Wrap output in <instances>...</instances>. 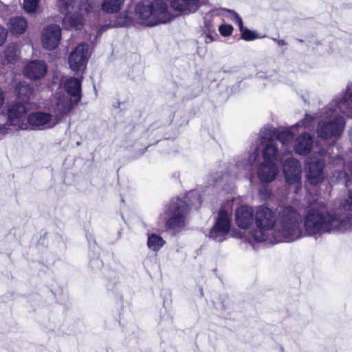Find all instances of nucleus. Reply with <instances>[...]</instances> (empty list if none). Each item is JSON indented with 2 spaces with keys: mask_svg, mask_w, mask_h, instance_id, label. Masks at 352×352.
<instances>
[{
  "mask_svg": "<svg viewBox=\"0 0 352 352\" xmlns=\"http://www.w3.org/2000/svg\"><path fill=\"white\" fill-rule=\"evenodd\" d=\"M76 0H59L58 7L60 12L64 15H67L70 9L73 8Z\"/></svg>",
  "mask_w": 352,
  "mask_h": 352,
  "instance_id": "obj_30",
  "label": "nucleus"
},
{
  "mask_svg": "<svg viewBox=\"0 0 352 352\" xmlns=\"http://www.w3.org/2000/svg\"><path fill=\"white\" fill-rule=\"evenodd\" d=\"M278 222L277 232L281 241L290 243L302 238V218L300 213L291 206H281L276 212L265 205L256 207L255 224L256 228L252 231V237L256 242L266 241L269 231L274 229Z\"/></svg>",
  "mask_w": 352,
  "mask_h": 352,
  "instance_id": "obj_1",
  "label": "nucleus"
},
{
  "mask_svg": "<svg viewBox=\"0 0 352 352\" xmlns=\"http://www.w3.org/2000/svg\"><path fill=\"white\" fill-rule=\"evenodd\" d=\"M69 23L71 27L76 30H80L84 23V16L82 14L75 12L68 17Z\"/></svg>",
  "mask_w": 352,
  "mask_h": 352,
  "instance_id": "obj_28",
  "label": "nucleus"
},
{
  "mask_svg": "<svg viewBox=\"0 0 352 352\" xmlns=\"http://www.w3.org/2000/svg\"><path fill=\"white\" fill-rule=\"evenodd\" d=\"M27 122L32 129L43 130L55 126L58 121L52 116L45 111L32 112L27 117Z\"/></svg>",
  "mask_w": 352,
  "mask_h": 352,
  "instance_id": "obj_9",
  "label": "nucleus"
},
{
  "mask_svg": "<svg viewBox=\"0 0 352 352\" xmlns=\"http://www.w3.org/2000/svg\"><path fill=\"white\" fill-rule=\"evenodd\" d=\"M233 30L232 25L229 24H223L219 27L221 35L225 37L230 36L232 34Z\"/></svg>",
  "mask_w": 352,
  "mask_h": 352,
  "instance_id": "obj_38",
  "label": "nucleus"
},
{
  "mask_svg": "<svg viewBox=\"0 0 352 352\" xmlns=\"http://www.w3.org/2000/svg\"><path fill=\"white\" fill-rule=\"evenodd\" d=\"M64 88L69 97L75 99L78 103L82 98V78L71 77L65 80Z\"/></svg>",
  "mask_w": 352,
  "mask_h": 352,
  "instance_id": "obj_18",
  "label": "nucleus"
},
{
  "mask_svg": "<svg viewBox=\"0 0 352 352\" xmlns=\"http://www.w3.org/2000/svg\"><path fill=\"white\" fill-rule=\"evenodd\" d=\"M278 173V167L274 162L261 163L257 170L258 179L264 183H270L274 181Z\"/></svg>",
  "mask_w": 352,
  "mask_h": 352,
  "instance_id": "obj_17",
  "label": "nucleus"
},
{
  "mask_svg": "<svg viewBox=\"0 0 352 352\" xmlns=\"http://www.w3.org/2000/svg\"><path fill=\"white\" fill-rule=\"evenodd\" d=\"M225 11L230 14V19L239 26V30L241 32L245 27L243 26L242 19L239 14L230 9H225Z\"/></svg>",
  "mask_w": 352,
  "mask_h": 352,
  "instance_id": "obj_32",
  "label": "nucleus"
},
{
  "mask_svg": "<svg viewBox=\"0 0 352 352\" xmlns=\"http://www.w3.org/2000/svg\"><path fill=\"white\" fill-rule=\"evenodd\" d=\"M8 28L12 34L21 35L28 28V22L22 16H12L8 23Z\"/></svg>",
  "mask_w": 352,
  "mask_h": 352,
  "instance_id": "obj_20",
  "label": "nucleus"
},
{
  "mask_svg": "<svg viewBox=\"0 0 352 352\" xmlns=\"http://www.w3.org/2000/svg\"><path fill=\"white\" fill-rule=\"evenodd\" d=\"M4 100V94L2 89L0 87V108L3 106Z\"/></svg>",
  "mask_w": 352,
  "mask_h": 352,
  "instance_id": "obj_46",
  "label": "nucleus"
},
{
  "mask_svg": "<svg viewBox=\"0 0 352 352\" xmlns=\"http://www.w3.org/2000/svg\"><path fill=\"white\" fill-rule=\"evenodd\" d=\"M241 38L245 41H253L258 38L257 33L245 28L241 32Z\"/></svg>",
  "mask_w": 352,
  "mask_h": 352,
  "instance_id": "obj_36",
  "label": "nucleus"
},
{
  "mask_svg": "<svg viewBox=\"0 0 352 352\" xmlns=\"http://www.w3.org/2000/svg\"><path fill=\"white\" fill-rule=\"evenodd\" d=\"M93 6V3L88 0H80L78 8L80 12L89 14L92 11Z\"/></svg>",
  "mask_w": 352,
  "mask_h": 352,
  "instance_id": "obj_37",
  "label": "nucleus"
},
{
  "mask_svg": "<svg viewBox=\"0 0 352 352\" xmlns=\"http://www.w3.org/2000/svg\"><path fill=\"white\" fill-rule=\"evenodd\" d=\"M313 121L314 118L311 116L306 113L305 118L299 122L293 125V128L298 127L299 126H302L305 128H310L313 126Z\"/></svg>",
  "mask_w": 352,
  "mask_h": 352,
  "instance_id": "obj_35",
  "label": "nucleus"
},
{
  "mask_svg": "<svg viewBox=\"0 0 352 352\" xmlns=\"http://www.w3.org/2000/svg\"><path fill=\"white\" fill-rule=\"evenodd\" d=\"M277 44L278 46H283V45H287V43L285 40L280 39V40L277 41Z\"/></svg>",
  "mask_w": 352,
  "mask_h": 352,
  "instance_id": "obj_47",
  "label": "nucleus"
},
{
  "mask_svg": "<svg viewBox=\"0 0 352 352\" xmlns=\"http://www.w3.org/2000/svg\"><path fill=\"white\" fill-rule=\"evenodd\" d=\"M343 207L345 210L352 211V190H349L348 197L344 200Z\"/></svg>",
  "mask_w": 352,
  "mask_h": 352,
  "instance_id": "obj_40",
  "label": "nucleus"
},
{
  "mask_svg": "<svg viewBox=\"0 0 352 352\" xmlns=\"http://www.w3.org/2000/svg\"><path fill=\"white\" fill-rule=\"evenodd\" d=\"M165 243L166 241L159 234L155 233L148 234L147 246L151 250L157 252Z\"/></svg>",
  "mask_w": 352,
  "mask_h": 352,
  "instance_id": "obj_26",
  "label": "nucleus"
},
{
  "mask_svg": "<svg viewBox=\"0 0 352 352\" xmlns=\"http://www.w3.org/2000/svg\"><path fill=\"white\" fill-rule=\"evenodd\" d=\"M272 39H273L275 42H276V43H277V41L278 40V39H277V38H272Z\"/></svg>",
  "mask_w": 352,
  "mask_h": 352,
  "instance_id": "obj_51",
  "label": "nucleus"
},
{
  "mask_svg": "<svg viewBox=\"0 0 352 352\" xmlns=\"http://www.w3.org/2000/svg\"><path fill=\"white\" fill-rule=\"evenodd\" d=\"M201 294L203 295L204 294V292H203V289H201Z\"/></svg>",
  "mask_w": 352,
  "mask_h": 352,
  "instance_id": "obj_52",
  "label": "nucleus"
},
{
  "mask_svg": "<svg viewBox=\"0 0 352 352\" xmlns=\"http://www.w3.org/2000/svg\"><path fill=\"white\" fill-rule=\"evenodd\" d=\"M61 39V29L56 24L47 26L43 31L41 43L43 47L47 50L56 49Z\"/></svg>",
  "mask_w": 352,
  "mask_h": 352,
  "instance_id": "obj_12",
  "label": "nucleus"
},
{
  "mask_svg": "<svg viewBox=\"0 0 352 352\" xmlns=\"http://www.w3.org/2000/svg\"><path fill=\"white\" fill-rule=\"evenodd\" d=\"M158 128H160L159 123L155 122L150 126V127L148 128V131L153 133L154 131L158 129Z\"/></svg>",
  "mask_w": 352,
  "mask_h": 352,
  "instance_id": "obj_45",
  "label": "nucleus"
},
{
  "mask_svg": "<svg viewBox=\"0 0 352 352\" xmlns=\"http://www.w3.org/2000/svg\"><path fill=\"white\" fill-rule=\"evenodd\" d=\"M283 173L286 183L289 186H296V193L302 186V168L300 162L294 157L287 158L283 164Z\"/></svg>",
  "mask_w": 352,
  "mask_h": 352,
  "instance_id": "obj_7",
  "label": "nucleus"
},
{
  "mask_svg": "<svg viewBox=\"0 0 352 352\" xmlns=\"http://www.w3.org/2000/svg\"><path fill=\"white\" fill-rule=\"evenodd\" d=\"M205 34L206 37V42L207 43L215 41L216 38L218 36V34L216 32V31H210V32L206 33Z\"/></svg>",
  "mask_w": 352,
  "mask_h": 352,
  "instance_id": "obj_43",
  "label": "nucleus"
},
{
  "mask_svg": "<svg viewBox=\"0 0 352 352\" xmlns=\"http://www.w3.org/2000/svg\"><path fill=\"white\" fill-rule=\"evenodd\" d=\"M324 160L318 158L311 160L306 164V177L311 185H317L324 179Z\"/></svg>",
  "mask_w": 352,
  "mask_h": 352,
  "instance_id": "obj_10",
  "label": "nucleus"
},
{
  "mask_svg": "<svg viewBox=\"0 0 352 352\" xmlns=\"http://www.w3.org/2000/svg\"><path fill=\"white\" fill-rule=\"evenodd\" d=\"M38 0H24L23 8L28 13H32L37 9Z\"/></svg>",
  "mask_w": 352,
  "mask_h": 352,
  "instance_id": "obj_34",
  "label": "nucleus"
},
{
  "mask_svg": "<svg viewBox=\"0 0 352 352\" xmlns=\"http://www.w3.org/2000/svg\"><path fill=\"white\" fill-rule=\"evenodd\" d=\"M338 110L346 116H349L352 111V84L348 85L346 91L335 98L325 108V117L333 119L329 122L321 120L318 122L316 131L320 138H338L342 135L345 121L343 116L337 115Z\"/></svg>",
  "mask_w": 352,
  "mask_h": 352,
  "instance_id": "obj_2",
  "label": "nucleus"
},
{
  "mask_svg": "<svg viewBox=\"0 0 352 352\" xmlns=\"http://www.w3.org/2000/svg\"><path fill=\"white\" fill-rule=\"evenodd\" d=\"M314 138L307 132L302 133L296 140L294 149L296 154L300 155H309L313 148Z\"/></svg>",
  "mask_w": 352,
  "mask_h": 352,
  "instance_id": "obj_16",
  "label": "nucleus"
},
{
  "mask_svg": "<svg viewBox=\"0 0 352 352\" xmlns=\"http://www.w3.org/2000/svg\"><path fill=\"white\" fill-rule=\"evenodd\" d=\"M8 30L3 26L0 25V46H2L7 38Z\"/></svg>",
  "mask_w": 352,
  "mask_h": 352,
  "instance_id": "obj_41",
  "label": "nucleus"
},
{
  "mask_svg": "<svg viewBox=\"0 0 352 352\" xmlns=\"http://www.w3.org/2000/svg\"><path fill=\"white\" fill-rule=\"evenodd\" d=\"M277 133L276 140H278L283 145L289 144L294 138V134L290 131L279 130L277 129Z\"/></svg>",
  "mask_w": 352,
  "mask_h": 352,
  "instance_id": "obj_29",
  "label": "nucleus"
},
{
  "mask_svg": "<svg viewBox=\"0 0 352 352\" xmlns=\"http://www.w3.org/2000/svg\"><path fill=\"white\" fill-rule=\"evenodd\" d=\"M27 111V107L19 102L12 103L8 109V122L10 125L15 126L18 129H25L24 116Z\"/></svg>",
  "mask_w": 352,
  "mask_h": 352,
  "instance_id": "obj_11",
  "label": "nucleus"
},
{
  "mask_svg": "<svg viewBox=\"0 0 352 352\" xmlns=\"http://www.w3.org/2000/svg\"><path fill=\"white\" fill-rule=\"evenodd\" d=\"M86 237L88 241L89 250L93 252L94 256L90 259L89 265L91 267H100L102 266V261L98 258V247L97 246L95 239H93L91 234H87Z\"/></svg>",
  "mask_w": 352,
  "mask_h": 352,
  "instance_id": "obj_23",
  "label": "nucleus"
},
{
  "mask_svg": "<svg viewBox=\"0 0 352 352\" xmlns=\"http://www.w3.org/2000/svg\"><path fill=\"white\" fill-rule=\"evenodd\" d=\"M47 72V67L43 60H34L24 67V76L30 80H38L45 77Z\"/></svg>",
  "mask_w": 352,
  "mask_h": 352,
  "instance_id": "obj_14",
  "label": "nucleus"
},
{
  "mask_svg": "<svg viewBox=\"0 0 352 352\" xmlns=\"http://www.w3.org/2000/svg\"><path fill=\"white\" fill-rule=\"evenodd\" d=\"M349 184H350V180L349 179H346V187L349 186Z\"/></svg>",
  "mask_w": 352,
  "mask_h": 352,
  "instance_id": "obj_49",
  "label": "nucleus"
},
{
  "mask_svg": "<svg viewBox=\"0 0 352 352\" xmlns=\"http://www.w3.org/2000/svg\"><path fill=\"white\" fill-rule=\"evenodd\" d=\"M221 309H226V305H225L223 302H221Z\"/></svg>",
  "mask_w": 352,
  "mask_h": 352,
  "instance_id": "obj_48",
  "label": "nucleus"
},
{
  "mask_svg": "<svg viewBox=\"0 0 352 352\" xmlns=\"http://www.w3.org/2000/svg\"><path fill=\"white\" fill-rule=\"evenodd\" d=\"M9 128L6 124H0V134L5 135L8 133Z\"/></svg>",
  "mask_w": 352,
  "mask_h": 352,
  "instance_id": "obj_44",
  "label": "nucleus"
},
{
  "mask_svg": "<svg viewBox=\"0 0 352 352\" xmlns=\"http://www.w3.org/2000/svg\"><path fill=\"white\" fill-rule=\"evenodd\" d=\"M352 217H341L336 213L323 212L317 208L309 209L304 218L303 236H315L325 233H343L351 229Z\"/></svg>",
  "mask_w": 352,
  "mask_h": 352,
  "instance_id": "obj_3",
  "label": "nucleus"
},
{
  "mask_svg": "<svg viewBox=\"0 0 352 352\" xmlns=\"http://www.w3.org/2000/svg\"><path fill=\"white\" fill-rule=\"evenodd\" d=\"M170 4L174 10L185 15L195 13L202 6L201 0H170Z\"/></svg>",
  "mask_w": 352,
  "mask_h": 352,
  "instance_id": "obj_15",
  "label": "nucleus"
},
{
  "mask_svg": "<svg viewBox=\"0 0 352 352\" xmlns=\"http://www.w3.org/2000/svg\"><path fill=\"white\" fill-rule=\"evenodd\" d=\"M124 5V0H103L101 9L106 13H117Z\"/></svg>",
  "mask_w": 352,
  "mask_h": 352,
  "instance_id": "obj_24",
  "label": "nucleus"
},
{
  "mask_svg": "<svg viewBox=\"0 0 352 352\" xmlns=\"http://www.w3.org/2000/svg\"><path fill=\"white\" fill-rule=\"evenodd\" d=\"M268 183L262 184L258 188V195L262 200H267L272 195V191Z\"/></svg>",
  "mask_w": 352,
  "mask_h": 352,
  "instance_id": "obj_33",
  "label": "nucleus"
},
{
  "mask_svg": "<svg viewBox=\"0 0 352 352\" xmlns=\"http://www.w3.org/2000/svg\"><path fill=\"white\" fill-rule=\"evenodd\" d=\"M274 76H276V73L275 72H273L270 74H267L266 72H258L256 73V76L259 78H266V79H270L271 80H274L272 79V77Z\"/></svg>",
  "mask_w": 352,
  "mask_h": 352,
  "instance_id": "obj_42",
  "label": "nucleus"
},
{
  "mask_svg": "<svg viewBox=\"0 0 352 352\" xmlns=\"http://www.w3.org/2000/svg\"><path fill=\"white\" fill-rule=\"evenodd\" d=\"M236 223L241 229L246 230L255 222V212L252 207L242 205L235 212Z\"/></svg>",
  "mask_w": 352,
  "mask_h": 352,
  "instance_id": "obj_13",
  "label": "nucleus"
},
{
  "mask_svg": "<svg viewBox=\"0 0 352 352\" xmlns=\"http://www.w3.org/2000/svg\"><path fill=\"white\" fill-rule=\"evenodd\" d=\"M278 153L276 144L274 142L267 144L263 150V157L265 162H274Z\"/></svg>",
  "mask_w": 352,
  "mask_h": 352,
  "instance_id": "obj_25",
  "label": "nucleus"
},
{
  "mask_svg": "<svg viewBox=\"0 0 352 352\" xmlns=\"http://www.w3.org/2000/svg\"><path fill=\"white\" fill-rule=\"evenodd\" d=\"M201 204V198L197 190L188 192L183 198H173L166 206L164 214L168 217L165 223L166 230L179 232L185 226L186 216L193 205Z\"/></svg>",
  "mask_w": 352,
  "mask_h": 352,
  "instance_id": "obj_4",
  "label": "nucleus"
},
{
  "mask_svg": "<svg viewBox=\"0 0 352 352\" xmlns=\"http://www.w3.org/2000/svg\"><path fill=\"white\" fill-rule=\"evenodd\" d=\"M146 148H147V147L144 148L143 149V151L141 152L140 155L144 154V152L146 151Z\"/></svg>",
  "mask_w": 352,
  "mask_h": 352,
  "instance_id": "obj_50",
  "label": "nucleus"
},
{
  "mask_svg": "<svg viewBox=\"0 0 352 352\" xmlns=\"http://www.w3.org/2000/svg\"><path fill=\"white\" fill-rule=\"evenodd\" d=\"M6 60L9 63H15L17 60L16 49L14 46H9L4 52Z\"/></svg>",
  "mask_w": 352,
  "mask_h": 352,
  "instance_id": "obj_31",
  "label": "nucleus"
},
{
  "mask_svg": "<svg viewBox=\"0 0 352 352\" xmlns=\"http://www.w3.org/2000/svg\"><path fill=\"white\" fill-rule=\"evenodd\" d=\"M89 58V46L85 43H81L76 46L68 56L69 68L76 74L82 72L86 69Z\"/></svg>",
  "mask_w": 352,
  "mask_h": 352,
  "instance_id": "obj_8",
  "label": "nucleus"
},
{
  "mask_svg": "<svg viewBox=\"0 0 352 352\" xmlns=\"http://www.w3.org/2000/svg\"><path fill=\"white\" fill-rule=\"evenodd\" d=\"M258 157V151L255 150L252 153L245 154L244 157L239 158L236 162V166L239 170H243L248 173L252 172Z\"/></svg>",
  "mask_w": 352,
  "mask_h": 352,
  "instance_id": "obj_19",
  "label": "nucleus"
},
{
  "mask_svg": "<svg viewBox=\"0 0 352 352\" xmlns=\"http://www.w3.org/2000/svg\"><path fill=\"white\" fill-rule=\"evenodd\" d=\"M277 135V128L272 126H265L259 133L262 142L266 140L273 142L274 140H276Z\"/></svg>",
  "mask_w": 352,
  "mask_h": 352,
  "instance_id": "obj_27",
  "label": "nucleus"
},
{
  "mask_svg": "<svg viewBox=\"0 0 352 352\" xmlns=\"http://www.w3.org/2000/svg\"><path fill=\"white\" fill-rule=\"evenodd\" d=\"M168 10V4L164 0H155L152 3H137L135 12L144 25L153 27L161 23H169L174 19V16L169 13Z\"/></svg>",
  "mask_w": 352,
  "mask_h": 352,
  "instance_id": "obj_5",
  "label": "nucleus"
},
{
  "mask_svg": "<svg viewBox=\"0 0 352 352\" xmlns=\"http://www.w3.org/2000/svg\"><path fill=\"white\" fill-rule=\"evenodd\" d=\"M75 100H72V98L69 96L61 95L57 98L56 110L61 116H65L69 113L74 105L77 104Z\"/></svg>",
  "mask_w": 352,
  "mask_h": 352,
  "instance_id": "obj_22",
  "label": "nucleus"
},
{
  "mask_svg": "<svg viewBox=\"0 0 352 352\" xmlns=\"http://www.w3.org/2000/svg\"><path fill=\"white\" fill-rule=\"evenodd\" d=\"M121 201H122V202H124V199H123V198H121Z\"/></svg>",
  "mask_w": 352,
  "mask_h": 352,
  "instance_id": "obj_53",
  "label": "nucleus"
},
{
  "mask_svg": "<svg viewBox=\"0 0 352 352\" xmlns=\"http://www.w3.org/2000/svg\"><path fill=\"white\" fill-rule=\"evenodd\" d=\"M201 29L204 34L208 32H210V31H216L212 21L210 20H205L204 24Z\"/></svg>",
  "mask_w": 352,
  "mask_h": 352,
  "instance_id": "obj_39",
  "label": "nucleus"
},
{
  "mask_svg": "<svg viewBox=\"0 0 352 352\" xmlns=\"http://www.w3.org/2000/svg\"><path fill=\"white\" fill-rule=\"evenodd\" d=\"M14 94L23 103H28L33 96L34 88L24 81L19 82L14 88Z\"/></svg>",
  "mask_w": 352,
  "mask_h": 352,
  "instance_id": "obj_21",
  "label": "nucleus"
},
{
  "mask_svg": "<svg viewBox=\"0 0 352 352\" xmlns=\"http://www.w3.org/2000/svg\"><path fill=\"white\" fill-rule=\"evenodd\" d=\"M231 229V219L228 211L221 208L218 212L216 221L211 228L208 237L217 242H223Z\"/></svg>",
  "mask_w": 352,
  "mask_h": 352,
  "instance_id": "obj_6",
  "label": "nucleus"
},
{
  "mask_svg": "<svg viewBox=\"0 0 352 352\" xmlns=\"http://www.w3.org/2000/svg\"><path fill=\"white\" fill-rule=\"evenodd\" d=\"M107 288H108V289H111V287H110V286H109V285H108V286H107Z\"/></svg>",
  "mask_w": 352,
  "mask_h": 352,
  "instance_id": "obj_54",
  "label": "nucleus"
}]
</instances>
